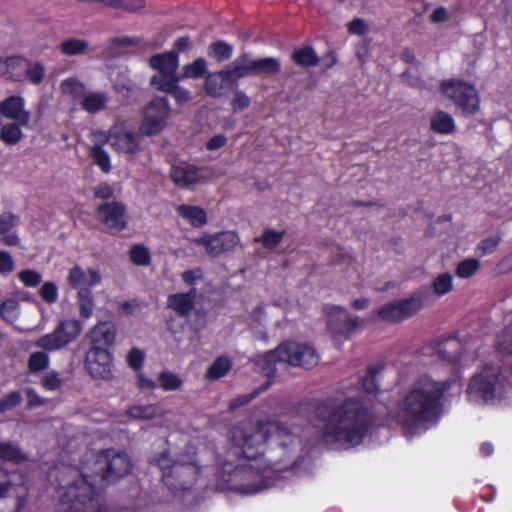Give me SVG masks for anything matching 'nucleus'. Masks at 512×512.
I'll use <instances>...</instances> for the list:
<instances>
[{
	"instance_id": "obj_1",
	"label": "nucleus",
	"mask_w": 512,
	"mask_h": 512,
	"mask_svg": "<svg viewBox=\"0 0 512 512\" xmlns=\"http://www.w3.org/2000/svg\"><path fill=\"white\" fill-rule=\"evenodd\" d=\"M133 463L124 451L113 448L85 454L81 466L69 468L59 481L60 502L73 512H106L105 493L96 482L109 486L131 474Z\"/></svg>"
},
{
	"instance_id": "obj_2",
	"label": "nucleus",
	"mask_w": 512,
	"mask_h": 512,
	"mask_svg": "<svg viewBox=\"0 0 512 512\" xmlns=\"http://www.w3.org/2000/svg\"><path fill=\"white\" fill-rule=\"evenodd\" d=\"M315 414L323 423V441L334 449L361 445L377 421L371 401L363 396L347 397L340 403L327 398L316 405Z\"/></svg>"
},
{
	"instance_id": "obj_3",
	"label": "nucleus",
	"mask_w": 512,
	"mask_h": 512,
	"mask_svg": "<svg viewBox=\"0 0 512 512\" xmlns=\"http://www.w3.org/2000/svg\"><path fill=\"white\" fill-rule=\"evenodd\" d=\"M451 381H438L427 374L418 376L398 402L405 426L435 422L440 417Z\"/></svg>"
},
{
	"instance_id": "obj_4",
	"label": "nucleus",
	"mask_w": 512,
	"mask_h": 512,
	"mask_svg": "<svg viewBox=\"0 0 512 512\" xmlns=\"http://www.w3.org/2000/svg\"><path fill=\"white\" fill-rule=\"evenodd\" d=\"M269 440L287 447L292 442V435L280 423L252 420L240 421L231 430V442L241 450L247 460H256L262 456L265 443Z\"/></svg>"
},
{
	"instance_id": "obj_5",
	"label": "nucleus",
	"mask_w": 512,
	"mask_h": 512,
	"mask_svg": "<svg viewBox=\"0 0 512 512\" xmlns=\"http://www.w3.org/2000/svg\"><path fill=\"white\" fill-rule=\"evenodd\" d=\"M277 362L311 369L318 364L319 355L315 348L310 345L286 340L280 343L275 349L261 355L257 364L262 373L268 377H272L276 373Z\"/></svg>"
},
{
	"instance_id": "obj_6",
	"label": "nucleus",
	"mask_w": 512,
	"mask_h": 512,
	"mask_svg": "<svg viewBox=\"0 0 512 512\" xmlns=\"http://www.w3.org/2000/svg\"><path fill=\"white\" fill-rule=\"evenodd\" d=\"M82 323L76 319L59 321L53 332L39 337L34 345L44 351H36L30 354L28 369L31 373L43 371L49 366V355L46 351L60 350L72 343L81 333Z\"/></svg>"
},
{
	"instance_id": "obj_7",
	"label": "nucleus",
	"mask_w": 512,
	"mask_h": 512,
	"mask_svg": "<svg viewBox=\"0 0 512 512\" xmlns=\"http://www.w3.org/2000/svg\"><path fill=\"white\" fill-rule=\"evenodd\" d=\"M505 380L501 365L487 363L471 377L466 395L475 403L493 402L501 397Z\"/></svg>"
},
{
	"instance_id": "obj_8",
	"label": "nucleus",
	"mask_w": 512,
	"mask_h": 512,
	"mask_svg": "<svg viewBox=\"0 0 512 512\" xmlns=\"http://www.w3.org/2000/svg\"><path fill=\"white\" fill-rule=\"evenodd\" d=\"M157 465L162 472V482L173 493L189 490L200 475L196 464L173 461L165 453L157 459Z\"/></svg>"
},
{
	"instance_id": "obj_9",
	"label": "nucleus",
	"mask_w": 512,
	"mask_h": 512,
	"mask_svg": "<svg viewBox=\"0 0 512 512\" xmlns=\"http://www.w3.org/2000/svg\"><path fill=\"white\" fill-rule=\"evenodd\" d=\"M441 94L450 100L463 116H473L480 111V96L476 87L462 79H446L439 85Z\"/></svg>"
},
{
	"instance_id": "obj_10",
	"label": "nucleus",
	"mask_w": 512,
	"mask_h": 512,
	"mask_svg": "<svg viewBox=\"0 0 512 512\" xmlns=\"http://www.w3.org/2000/svg\"><path fill=\"white\" fill-rule=\"evenodd\" d=\"M171 108L165 96H156L142 110L139 131L145 136H156L165 130L170 118Z\"/></svg>"
},
{
	"instance_id": "obj_11",
	"label": "nucleus",
	"mask_w": 512,
	"mask_h": 512,
	"mask_svg": "<svg viewBox=\"0 0 512 512\" xmlns=\"http://www.w3.org/2000/svg\"><path fill=\"white\" fill-rule=\"evenodd\" d=\"M423 299L413 294L405 299H398L379 307L375 314L383 322L401 323L423 309Z\"/></svg>"
},
{
	"instance_id": "obj_12",
	"label": "nucleus",
	"mask_w": 512,
	"mask_h": 512,
	"mask_svg": "<svg viewBox=\"0 0 512 512\" xmlns=\"http://www.w3.org/2000/svg\"><path fill=\"white\" fill-rule=\"evenodd\" d=\"M325 310L327 314V329L334 338L348 340L365 325L363 319L349 315L343 307L330 306Z\"/></svg>"
},
{
	"instance_id": "obj_13",
	"label": "nucleus",
	"mask_w": 512,
	"mask_h": 512,
	"mask_svg": "<svg viewBox=\"0 0 512 512\" xmlns=\"http://www.w3.org/2000/svg\"><path fill=\"white\" fill-rule=\"evenodd\" d=\"M169 177L178 188L190 189L195 185L209 182L213 177V172L208 166L181 162L171 165Z\"/></svg>"
},
{
	"instance_id": "obj_14",
	"label": "nucleus",
	"mask_w": 512,
	"mask_h": 512,
	"mask_svg": "<svg viewBox=\"0 0 512 512\" xmlns=\"http://www.w3.org/2000/svg\"><path fill=\"white\" fill-rule=\"evenodd\" d=\"M232 66L240 79L248 75L274 76L281 70V63L278 58L265 57L252 60L246 53L237 57Z\"/></svg>"
},
{
	"instance_id": "obj_15",
	"label": "nucleus",
	"mask_w": 512,
	"mask_h": 512,
	"mask_svg": "<svg viewBox=\"0 0 512 512\" xmlns=\"http://www.w3.org/2000/svg\"><path fill=\"white\" fill-rule=\"evenodd\" d=\"M261 472L253 465L236 466L230 475L231 489L241 494H255L261 491Z\"/></svg>"
},
{
	"instance_id": "obj_16",
	"label": "nucleus",
	"mask_w": 512,
	"mask_h": 512,
	"mask_svg": "<svg viewBox=\"0 0 512 512\" xmlns=\"http://www.w3.org/2000/svg\"><path fill=\"white\" fill-rule=\"evenodd\" d=\"M29 488L23 481L0 482V512H19L26 504Z\"/></svg>"
},
{
	"instance_id": "obj_17",
	"label": "nucleus",
	"mask_w": 512,
	"mask_h": 512,
	"mask_svg": "<svg viewBox=\"0 0 512 512\" xmlns=\"http://www.w3.org/2000/svg\"><path fill=\"white\" fill-rule=\"evenodd\" d=\"M126 205L120 201H106L95 211L96 218L107 228L121 232L127 228Z\"/></svg>"
},
{
	"instance_id": "obj_18",
	"label": "nucleus",
	"mask_w": 512,
	"mask_h": 512,
	"mask_svg": "<svg viewBox=\"0 0 512 512\" xmlns=\"http://www.w3.org/2000/svg\"><path fill=\"white\" fill-rule=\"evenodd\" d=\"M142 134L123 126H113L109 130L108 142L118 152L135 155L141 151Z\"/></svg>"
},
{
	"instance_id": "obj_19",
	"label": "nucleus",
	"mask_w": 512,
	"mask_h": 512,
	"mask_svg": "<svg viewBox=\"0 0 512 512\" xmlns=\"http://www.w3.org/2000/svg\"><path fill=\"white\" fill-rule=\"evenodd\" d=\"M112 355L105 348L90 347L85 355V368L94 379L108 380L112 376Z\"/></svg>"
},
{
	"instance_id": "obj_20",
	"label": "nucleus",
	"mask_w": 512,
	"mask_h": 512,
	"mask_svg": "<svg viewBox=\"0 0 512 512\" xmlns=\"http://www.w3.org/2000/svg\"><path fill=\"white\" fill-rule=\"evenodd\" d=\"M193 243L203 246L210 256H218L234 249L238 243V236L233 231H224L195 238Z\"/></svg>"
},
{
	"instance_id": "obj_21",
	"label": "nucleus",
	"mask_w": 512,
	"mask_h": 512,
	"mask_svg": "<svg viewBox=\"0 0 512 512\" xmlns=\"http://www.w3.org/2000/svg\"><path fill=\"white\" fill-rule=\"evenodd\" d=\"M24 107V98L19 95H12L0 102V114L6 119L16 121L22 124L23 127H27L31 114Z\"/></svg>"
},
{
	"instance_id": "obj_22",
	"label": "nucleus",
	"mask_w": 512,
	"mask_h": 512,
	"mask_svg": "<svg viewBox=\"0 0 512 512\" xmlns=\"http://www.w3.org/2000/svg\"><path fill=\"white\" fill-rule=\"evenodd\" d=\"M116 326L111 321L97 323L90 331V340L92 348H105L110 350L115 342Z\"/></svg>"
},
{
	"instance_id": "obj_23",
	"label": "nucleus",
	"mask_w": 512,
	"mask_h": 512,
	"mask_svg": "<svg viewBox=\"0 0 512 512\" xmlns=\"http://www.w3.org/2000/svg\"><path fill=\"white\" fill-rule=\"evenodd\" d=\"M196 297L197 290L194 287L187 292L170 294L167 298V307L178 316L187 317L194 309Z\"/></svg>"
},
{
	"instance_id": "obj_24",
	"label": "nucleus",
	"mask_w": 512,
	"mask_h": 512,
	"mask_svg": "<svg viewBox=\"0 0 512 512\" xmlns=\"http://www.w3.org/2000/svg\"><path fill=\"white\" fill-rule=\"evenodd\" d=\"M20 222V217L11 211L0 214V243L5 246H18L20 238L14 230Z\"/></svg>"
},
{
	"instance_id": "obj_25",
	"label": "nucleus",
	"mask_w": 512,
	"mask_h": 512,
	"mask_svg": "<svg viewBox=\"0 0 512 512\" xmlns=\"http://www.w3.org/2000/svg\"><path fill=\"white\" fill-rule=\"evenodd\" d=\"M88 279L86 272L79 266L75 265L69 270L68 283L72 288H91L98 285L101 282V275L99 271L89 268L87 270Z\"/></svg>"
},
{
	"instance_id": "obj_26",
	"label": "nucleus",
	"mask_w": 512,
	"mask_h": 512,
	"mask_svg": "<svg viewBox=\"0 0 512 512\" xmlns=\"http://www.w3.org/2000/svg\"><path fill=\"white\" fill-rule=\"evenodd\" d=\"M178 216L185 219L193 228H202L208 222L207 212L197 205L180 204L176 207Z\"/></svg>"
},
{
	"instance_id": "obj_27",
	"label": "nucleus",
	"mask_w": 512,
	"mask_h": 512,
	"mask_svg": "<svg viewBox=\"0 0 512 512\" xmlns=\"http://www.w3.org/2000/svg\"><path fill=\"white\" fill-rule=\"evenodd\" d=\"M29 60L20 56L7 57L3 64H0V72L6 74L7 78L13 81H23L27 73Z\"/></svg>"
},
{
	"instance_id": "obj_28",
	"label": "nucleus",
	"mask_w": 512,
	"mask_h": 512,
	"mask_svg": "<svg viewBox=\"0 0 512 512\" xmlns=\"http://www.w3.org/2000/svg\"><path fill=\"white\" fill-rule=\"evenodd\" d=\"M430 129L437 134L449 135L455 132L456 123L448 112L438 110L431 116Z\"/></svg>"
},
{
	"instance_id": "obj_29",
	"label": "nucleus",
	"mask_w": 512,
	"mask_h": 512,
	"mask_svg": "<svg viewBox=\"0 0 512 512\" xmlns=\"http://www.w3.org/2000/svg\"><path fill=\"white\" fill-rule=\"evenodd\" d=\"M149 64L153 69L160 73L176 72L179 65L177 52L169 51L161 54H155L150 57Z\"/></svg>"
},
{
	"instance_id": "obj_30",
	"label": "nucleus",
	"mask_w": 512,
	"mask_h": 512,
	"mask_svg": "<svg viewBox=\"0 0 512 512\" xmlns=\"http://www.w3.org/2000/svg\"><path fill=\"white\" fill-rule=\"evenodd\" d=\"M0 460L19 465L28 460V455L19 445L10 441H0Z\"/></svg>"
},
{
	"instance_id": "obj_31",
	"label": "nucleus",
	"mask_w": 512,
	"mask_h": 512,
	"mask_svg": "<svg viewBox=\"0 0 512 512\" xmlns=\"http://www.w3.org/2000/svg\"><path fill=\"white\" fill-rule=\"evenodd\" d=\"M108 101L109 97L106 92H92L83 96L80 105L84 111L96 114L106 108Z\"/></svg>"
},
{
	"instance_id": "obj_32",
	"label": "nucleus",
	"mask_w": 512,
	"mask_h": 512,
	"mask_svg": "<svg viewBox=\"0 0 512 512\" xmlns=\"http://www.w3.org/2000/svg\"><path fill=\"white\" fill-rule=\"evenodd\" d=\"M180 81L181 77L176 72H165L152 76L150 84L156 90L169 94Z\"/></svg>"
},
{
	"instance_id": "obj_33",
	"label": "nucleus",
	"mask_w": 512,
	"mask_h": 512,
	"mask_svg": "<svg viewBox=\"0 0 512 512\" xmlns=\"http://www.w3.org/2000/svg\"><path fill=\"white\" fill-rule=\"evenodd\" d=\"M127 415L136 420H151L163 415V411L156 404L132 405L127 410Z\"/></svg>"
},
{
	"instance_id": "obj_34",
	"label": "nucleus",
	"mask_w": 512,
	"mask_h": 512,
	"mask_svg": "<svg viewBox=\"0 0 512 512\" xmlns=\"http://www.w3.org/2000/svg\"><path fill=\"white\" fill-rule=\"evenodd\" d=\"M292 61L303 68L315 67L319 63V57L311 46L297 48L291 55Z\"/></svg>"
},
{
	"instance_id": "obj_35",
	"label": "nucleus",
	"mask_w": 512,
	"mask_h": 512,
	"mask_svg": "<svg viewBox=\"0 0 512 512\" xmlns=\"http://www.w3.org/2000/svg\"><path fill=\"white\" fill-rule=\"evenodd\" d=\"M232 369V362L225 356L217 357L209 366L205 373V378L208 380H218L226 376Z\"/></svg>"
},
{
	"instance_id": "obj_36",
	"label": "nucleus",
	"mask_w": 512,
	"mask_h": 512,
	"mask_svg": "<svg viewBox=\"0 0 512 512\" xmlns=\"http://www.w3.org/2000/svg\"><path fill=\"white\" fill-rule=\"evenodd\" d=\"M22 124L14 121L6 123L0 128V140L8 146L16 145L23 138Z\"/></svg>"
},
{
	"instance_id": "obj_37",
	"label": "nucleus",
	"mask_w": 512,
	"mask_h": 512,
	"mask_svg": "<svg viewBox=\"0 0 512 512\" xmlns=\"http://www.w3.org/2000/svg\"><path fill=\"white\" fill-rule=\"evenodd\" d=\"M232 54V45L223 40L214 41L210 43L207 48L208 57L219 63L229 60L232 57Z\"/></svg>"
},
{
	"instance_id": "obj_38",
	"label": "nucleus",
	"mask_w": 512,
	"mask_h": 512,
	"mask_svg": "<svg viewBox=\"0 0 512 512\" xmlns=\"http://www.w3.org/2000/svg\"><path fill=\"white\" fill-rule=\"evenodd\" d=\"M207 62L204 58H196L193 62L186 64L182 68V79H201L208 74Z\"/></svg>"
},
{
	"instance_id": "obj_39",
	"label": "nucleus",
	"mask_w": 512,
	"mask_h": 512,
	"mask_svg": "<svg viewBox=\"0 0 512 512\" xmlns=\"http://www.w3.org/2000/svg\"><path fill=\"white\" fill-rule=\"evenodd\" d=\"M79 314L83 319H89L93 315L94 296L90 288H80L77 292Z\"/></svg>"
},
{
	"instance_id": "obj_40",
	"label": "nucleus",
	"mask_w": 512,
	"mask_h": 512,
	"mask_svg": "<svg viewBox=\"0 0 512 512\" xmlns=\"http://www.w3.org/2000/svg\"><path fill=\"white\" fill-rule=\"evenodd\" d=\"M384 369V364L369 366L366 374L361 378L362 389L367 393H375L379 390L377 375Z\"/></svg>"
},
{
	"instance_id": "obj_41",
	"label": "nucleus",
	"mask_w": 512,
	"mask_h": 512,
	"mask_svg": "<svg viewBox=\"0 0 512 512\" xmlns=\"http://www.w3.org/2000/svg\"><path fill=\"white\" fill-rule=\"evenodd\" d=\"M101 4L113 9L135 13L145 8V0H101Z\"/></svg>"
},
{
	"instance_id": "obj_42",
	"label": "nucleus",
	"mask_w": 512,
	"mask_h": 512,
	"mask_svg": "<svg viewBox=\"0 0 512 512\" xmlns=\"http://www.w3.org/2000/svg\"><path fill=\"white\" fill-rule=\"evenodd\" d=\"M130 261L137 266H148L152 257L150 250L144 244H134L129 250Z\"/></svg>"
},
{
	"instance_id": "obj_43",
	"label": "nucleus",
	"mask_w": 512,
	"mask_h": 512,
	"mask_svg": "<svg viewBox=\"0 0 512 512\" xmlns=\"http://www.w3.org/2000/svg\"><path fill=\"white\" fill-rule=\"evenodd\" d=\"M205 78L204 89L207 95L216 98L224 94L225 86L222 78L218 75V71L213 73L209 72Z\"/></svg>"
},
{
	"instance_id": "obj_44",
	"label": "nucleus",
	"mask_w": 512,
	"mask_h": 512,
	"mask_svg": "<svg viewBox=\"0 0 512 512\" xmlns=\"http://www.w3.org/2000/svg\"><path fill=\"white\" fill-rule=\"evenodd\" d=\"M90 156L93 163L96 164L104 173H109L111 170V159L107 151H105L100 144L90 148Z\"/></svg>"
},
{
	"instance_id": "obj_45",
	"label": "nucleus",
	"mask_w": 512,
	"mask_h": 512,
	"mask_svg": "<svg viewBox=\"0 0 512 512\" xmlns=\"http://www.w3.org/2000/svg\"><path fill=\"white\" fill-rule=\"evenodd\" d=\"M87 48L88 42L78 38H69L60 44V51L66 56L83 54Z\"/></svg>"
},
{
	"instance_id": "obj_46",
	"label": "nucleus",
	"mask_w": 512,
	"mask_h": 512,
	"mask_svg": "<svg viewBox=\"0 0 512 512\" xmlns=\"http://www.w3.org/2000/svg\"><path fill=\"white\" fill-rule=\"evenodd\" d=\"M433 292L437 296H444L453 289V277L445 272L436 276L432 281Z\"/></svg>"
},
{
	"instance_id": "obj_47",
	"label": "nucleus",
	"mask_w": 512,
	"mask_h": 512,
	"mask_svg": "<svg viewBox=\"0 0 512 512\" xmlns=\"http://www.w3.org/2000/svg\"><path fill=\"white\" fill-rule=\"evenodd\" d=\"M480 268V262L475 258H466L457 264L455 273L461 279L472 277Z\"/></svg>"
},
{
	"instance_id": "obj_48",
	"label": "nucleus",
	"mask_w": 512,
	"mask_h": 512,
	"mask_svg": "<svg viewBox=\"0 0 512 512\" xmlns=\"http://www.w3.org/2000/svg\"><path fill=\"white\" fill-rule=\"evenodd\" d=\"M158 380L160 387L165 391H175L183 384L182 379L178 375L166 370L160 372Z\"/></svg>"
},
{
	"instance_id": "obj_49",
	"label": "nucleus",
	"mask_w": 512,
	"mask_h": 512,
	"mask_svg": "<svg viewBox=\"0 0 512 512\" xmlns=\"http://www.w3.org/2000/svg\"><path fill=\"white\" fill-rule=\"evenodd\" d=\"M283 237V231L278 232L273 229L267 228L262 232L260 238L256 239V241L261 242L263 247L266 249H274L281 243Z\"/></svg>"
},
{
	"instance_id": "obj_50",
	"label": "nucleus",
	"mask_w": 512,
	"mask_h": 512,
	"mask_svg": "<svg viewBox=\"0 0 512 512\" xmlns=\"http://www.w3.org/2000/svg\"><path fill=\"white\" fill-rule=\"evenodd\" d=\"M19 303L14 299H7L0 303V316L8 322L13 323L18 318Z\"/></svg>"
},
{
	"instance_id": "obj_51",
	"label": "nucleus",
	"mask_w": 512,
	"mask_h": 512,
	"mask_svg": "<svg viewBox=\"0 0 512 512\" xmlns=\"http://www.w3.org/2000/svg\"><path fill=\"white\" fill-rule=\"evenodd\" d=\"M45 77V67L41 62L30 63L27 65V73L25 79L33 85H39L43 82Z\"/></svg>"
},
{
	"instance_id": "obj_52",
	"label": "nucleus",
	"mask_w": 512,
	"mask_h": 512,
	"mask_svg": "<svg viewBox=\"0 0 512 512\" xmlns=\"http://www.w3.org/2000/svg\"><path fill=\"white\" fill-rule=\"evenodd\" d=\"M22 395L18 390H14L0 399V413L11 411L22 403Z\"/></svg>"
},
{
	"instance_id": "obj_53",
	"label": "nucleus",
	"mask_w": 512,
	"mask_h": 512,
	"mask_svg": "<svg viewBox=\"0 0 512 512\" xmlns=\"http://www.w3.org/2000/svg\"><path fill=\"white\" fill-rule=\"evenodd\" d=\"M39 296L47 304H53L58 299V287L52 281H46L39 289Z\"/></svg>"
},
{
	"instance_id": "obj_54",
	"label": "nucleus",
	"mask_w": 512,
	"mask_h": 512,
	"mask_svg": "<svg viewBox=\"0 0 512 512\" xmlns=\"http://www.w3.org/2000/svg\"><path fill=\"white\" fill-rule=\"evenodd\" d=\"M19 280L26 287H37L42 280L41 274L34 269H24L18 273Z\"/></svg>"
},
{
	"instance_id": "obj_55",
	"label": "nucleus",
	"mask_w": 512,
	"mask_h": 512,
	"mask_svg": "<svg viewBox=\"0 0 512 512\" xmlns=\"http://www.w3.org/2000/svg\"><path fill=\"white\" fill-rule=\"evenodd\" d=\"M145 360V354L138 348H132L127 355V363L135 371H141Z\"/></svg>"
},
{
	"instance_id": "obj_56",
	"label": "nucleus",
	"mask_w": 512,
	"mask_h": 512,
	"mask_svg": "<svg viewBox=\"0 0 512 512\" xmlns=\"http://www.w3.org/2000/svg\"><path fill=\"white\" fill-rule=\"evenodd\" d=\"M93 195L97 199L109 200L114 197V188L107 182H101L94 187Z\"/></svg>"
},
{
	"instance_id": "obj_57",
	"label": "nucleus",
	"mask_w": 512,
	"mask_h": 512,
	"mask_svg": "<svg viewBox=\"0 0 512 512\" xmlns=\"http://www.w3.org/2000/svg\"><path fill=\"white\" fill-rule=\"evenodd\" d=\"M250 98L241 90H236L231 101L234 111L244 110L250 105Z\"/></svg>"
},
{
	"instance_id": "obj_58",
	"label": "nucleus",
	"mask_w": 512,
	"mask_h": 512,
	"mask_svg": "<svg viewBox=\"0 0 512 512\" xmlns=\"http://www.w3.org/2000/svg\"><path fill=\"white\" fill-rule=\"evenodd\" d=\"M13 257L8 251L0 250V274L7 275L14 270Z\"/></svg>"
},
{
	"instance_id": "obj_59",
	"label": "nucleus",
	"mask_w": 512,
	"mask_h": 512,
	"mask_svg": "<svg viewBox=\"0 0 512 512\" xmlns=\"http://www.w3.org/2000/svg\"><path fill=\"white\" fill-rule=\"evenodd\" d=\"M41 385L44 389L53 391L60 387L61 380L55 371H51L42 378Z\"/></svg>"
},
{
	"instance_id": "obj_60",
	"label": "nucleus",
	"mask_w": 512,
	"mask_h": 512,
	"mask_svg": "<svg viewBox=\"0 0 512 512\" xmlns=\"http://www.w3.org/2000/svg\"><path fill=\"white\" fill-rule=\"evenodd\" d=\"M500 238L498 237H489L483 239L477 246V250L481 251L483 255L491 254L495 251L497 246L499 245Z\"/></svg>"
},
{
	"instance_id": "obj_61",
	"label": "nucleus",
	"mask_w": 512,
	"mask_h": 512,
	"mask_svg": "<svg viewBox=\"0 0 512 512\" xmlns=\"http://www.w3.org/2000/svg\"><path fill=\"white\" fill-rule=\"evenodd\" d=\"M347 28L350 34H356L359 36H362L368 32V25L361 18H355L350 21L347 25Z\"/></svg>"
},
{
	"instance_id": "obj_62",
	"label": "nucleus",
	"mask_w": 512,
	"mask_h": 512,
	"mask_svg": "<svg viewBox=\"0 0 512 512\" xmlns=\"http://www.w3.org/2000/svg\"><path fill=\"white\" fill-rule=\"evenodd\" d=\"M176 101L178 105H183L191 99V93L189 90L175 84V89L169 93Z\"/></svg>"
},
{
	"instance_id": "obj_63",
	"label": "nucleus",
	"mask_w": 512,
	"mask_h": 512,
	"mask_svg": "<svg viewBox=\"0 0 512 512\" xmlns=\"http://www.w3.org/2000/svg\"><path fill=\"white\" fill-rule=\"evenodd\" d=\"M258 395L257 391H254L250 394L240 395L234 399H232L229 403V409L234 411L239 407H242L252 401Z\"/></svg>"
},
{
	"instance_id": "obj_64",
	"label": "nucleus",
	"mask_w": 512,
	"mask_h": 512,
	"mask_svg": "<svg viewBox=\"0 0 512 512\" xmlns=\"http://www.w3.org/2000/svg\"><path fill=\"white\" fill-rule=\"evenodd\" d=\"M27 396V408L32 409L36 407H40L45 404V399L40 397L38 393L33 388H28L26 390Z\"/></svg>"
}]
</instances>
